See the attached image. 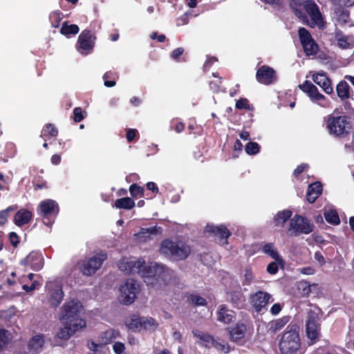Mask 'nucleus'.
Segmentation results:
<instances>
[{
	"label": "nucleus",
	"mask_w": 354,
	"mask_h": 354,
	"mask_svg": "<svg viewBox=\"0 0 354 354\" xmlns=\"http://www.w3.org/2000/svg\"><path fill=\"white\" fill-rule=\"evenodd\" d=\"M141 230L143 233H148L150 234H160L162 232V228L160 226H152L150 227L141 228Z\"/></svg>",
	"instance_id": "09e8293b"
},
{
	"label": "nucleus",
	"mask_w": 354,
	"mask_h": 354,
	"mask_svg": "<svg viewBox=\"0 0 354 354\" xmlns=\"http://www.w3.org/2000/svg\"><path fill=\"white\" fill-rule=\"evenodd\" d=\"M159 250L161 254L175 261L185 259L190 254V249L185 243L168 239L161 242Z\"/></svg>",
	"instance_id": "39448f33"
},
{
	"label": "nucleus",
	"mask_w": 354,
	"mask_h": 354,
	"mask_svg": "<svg viewBox=\"0 0 354 354\" xmlns=\"http://www.w3.org/2000/svg\"><path fill=\"white\" fill-rule=\"evenodd\" d=\"M262 252L277 261L281 268L285 266V261L283 257L279 254L277 248L273 243H268L263 245L261 248Z\"/></svg>",
	"instance_id": "a878e982"
},
{
	"label": "nucleus",
	"mask_w": 354,
	"mask_h": 354,
	"mask_svg": "<svg viewBox=\"0 0 354 354\" xmlns=\"http://www.w3.org/2000/svg\"><path fill=\"white\" fill-rule=\"evenodd\" d=\"M335 38L337 41V45L342 49H347L351 48V44L348 41V37L342 34V32H337L335 34Z\"/></svg>",
	"instance_id": "58836bf2"
},
{
	"label": "nucleus",
	"mask_w": 354,
	"mask_h": 354,
	"mask_svg": "<svg viewBox=\"0 0 354 354\" xmlns=\"http://www.w3.org/2000/svg\"><path fill=\"white\" fill-rule=\"evenodd\" d=\"M333 113L324 118L325 128L330 136L337 138H344L350 136L352 124L350 117L346 115Z\"/></svg>",
	"instance_id": "f03ea898"
},
{
	"label": "nucleus",
	"mask_w": 354,
	"mask_h": 354,
	"mask_svg": "<svg viewBox=\"0 0 354 354\" xmlns=\"http://www.w3.org/2000/svg\"><path fill=\"white\" fill-rule=\"evenodd\" d=\"M129 192L132 197H142L144 196L145 189L136 183H133L129 187Z\"/></svg>",
	"instance_id": "c03bdc74"
},
{
	"label": "nucleus",
	"mask_w": 354,
	"mask_h": 354,
	"mask_svg": "<svg viewBox=\"0 0 354 354\" xmlns=\"http://www.w3.org/2000/svg\"><path fill=\"white\" fill-rule=\"evenodd\" d=\"M227 301H229L232 307L242 309L245 304V297L243 295L241 288L238 286L236 290L226 292Z\"/></svg>",
	"instance_id": "412c9836"
},
{
	"label": "nucleus",
	"mask_w": 354,
	"mask_h": 354,
	"mask_svg": "<svg viewBox=\"0 0 354 354\" xmlns=\"http://www.w3.org/2000/svg\"><path fill=\"white\" fill-rule=\"evenodd\" d=\"M140 291L138 281L133 279H127L120 287L118 299L124 305H130L134 302Z\"/></svg>",
	"instance_id": "0eeeda50"
},
{
	"label": "nucleus",
	"mask_w": 354,
	"mask_h": 354,
	"mask_svg": "<svg viewBox=\"0 0 354 354\" xmlns=\"http://www.w3.org/2000/svg\"><path fill=\"white\" fill-rule=\"evenodd\" d=\"M18 207L17 205H12L0 211V226H3L7 223L10 214L17 211Z\"/></svg>",
	"instance_id": "4c0bfd02"
},
{
	"label": "nucleus",
	"mask_w": 354,
	"mask_h": 354,
	"mask_svg": "<svg viewBox=\"0 0 354 354\" xmlns=\"http://www.w3.org/2000/svg\"><path fill=\"white\" fill-rule=\"evenodd\" d=\"M120 336V331L114 328H109L102 332L99 337L100 344L107 345L111 344L115 339Z\"/></svg>",
	"instance_id": "c85d7f7f"
},
{
	"label": "nucleus",
	"mask_w": 354,
	"mask_h": 354,
	"mask_svg": "<svg viewBox=\"0 0 354 354\" xmlns=\"http://www.w3.org/2000/svg\"><path fill=\"white\" fill-rule=\"evenodd\" d=\"M184 53V48L182 47H178L177 48H175L171 53V57L178 62L180 57Z\"/></svg>",
	"instance_id": "13d9d810"
},
{
	"label": "nucleus",
	"mask_w": 354,
	"mask_h": 354,
	"mask_svg": "<svg viewBox=\"0 0 354 354\" xmlns=\"http://www.w3.org/2000/svg\"><path fill=\"white\" fill-rule=\"evenodd\" d=\"M247 330L246 325L241 322H237L229 330V338L231 342L243 345L245 343V335Z\"/></svg>",
	"instance_id": "aec40b11"
},
{
	"label": "nucleus",
	"mask_w": 354,
	"mask_h": 354,
	"mask_svg": "<svg viewBox=\"0 0 354 354\" xmlns=\"http://www.w3.org/2000/svg\"><path fill=\"white\" fill-rule=\"evenodd\" d=\"M127 326L131 330L140 332L142 329L154 330L157 328L158 324L152 317H141L139 314L134 313L129 316Z\"/></svg>",
	"instance_id": "9d476101"
},
{
	"label": "nucleus",
	"mask_w": 354,
	"mask_h": 354,
	"mask_svg": "<svg viewBox=\"0 0 354 354\" xmlns=\"http://www.w3.org/2000/svg\"><path fill=\"white\" fill-rule=\"evenodd\" d=\"M312 85H313L312 82L308 80H306L303 84H299V87L302 91L307 93Z\"/></svg>",
	"instance_id": "0e129e2a"
},
{
	"label": "nucleus",
	"mask_w": 354,
	"mask_h": 354,
	"mask_svg": "<svg viewBox=\"0 0 354 354\" xmlns=\"http://www.w3.org/2000/svg\"><path fill=\"white\" fill-rule=\"evenodd\" d=\"M290 317L288 316L283 317L277 319L274 322V328L275 330H281L289 321Z\"/></svg>",
	"instance_id": "864d4df0"
},
{
	"label": "nucleus",
	"mask_w": 354,
	"mask_h": 354,
	"mask_svg": "<svg viewBox=\"0 0 354 354\" xmlns=\"http://www.w3.org/2000/svg\"><path fill=\"white\" fill-rule=\"evenodd\" d=\"M292 212L290 209L279 211L273 218V223L276 227H283L286 221L290 219Z\"/></svg>",
	"instance_id": "c756f323"
},
{
	"label": "nucleus",
	"mask_w": 354,
	"mask_h": 354,
	"mask_svg": "<svg viewBox=\"0 0 354 354\" xmlns=\"http://www.w3.org/2000/svg\"><path fill=\"white\" fill-rule=\"evenodd\" d=\"M308 165L307 164L302 163L297 167L294 170L293 174L295 177H298Z\"/></svg>",
	"instance_id": "680f3d73"
},
{
	"label": "nucleus",
	"mask_w": 354,
	"mask_h": 354,
	"mask_svg": "<svg viewBox=\"0 0 354 354\" xmlns=\"http://www.w3.org/2000/svg\"><path fill=\"white\" fill-rule=\"evenodd\" d=\"M337 21L343 26L350 22V12L346 9H338L337 11Z\"/></svg>",
	"instance_id": "a19ab883"
},
{
	"label": "nucleus",
	"mask_w": 354,
	"mask_h": 354,
	"mask_svg": "<svg viewBox=\"0 0 354 354\" xmlns=\"http://www.w3.org/2000/svg\"><path fill=\"white\" fill-rule=\"evenodd\" d=\"M81 303L77 300L72 299L66 301L61 308V317L62 321H68L74 324H78L77 321L84 320L80 317Z\"/></svg>",
	"instance_id": "9b49d317"
},
{
	"label": "nucleus",
	"mask_w": 354,
	"mask_h": 354,
	"mask_svg": "<svg viewBox=\"0 0 354 354\" xmlns=\"http://www.w3.org/2000/svg\"><path fill=\"white\" fill-rule=\"evenodd\" d=\"M319 93L318 88L313 84L310 87V90L307 93L308 95L313 100L315 97V95Z\"/></svg>",
	"instance_id": "774afa93"
},
{
	"label": "nucleus",
	"mask_w": 354,
	"mask_h": 354,
	"mask_svg": "<svg viewBox=\"0 0 354 354\" xmlns=\"http://www.w3.org/2000/svg\"><path fill=\"white\" fill-rule=\"evenodd\" d=\"M313 80L315 84L322 87L326 93L331 94L333 92L331 81L324 72L314 74L313 75Z\"/></svg>",
	"instance_id": "b1692460"
},
{
	"label": "nucleus",
	"mask_w": 354,
	"mask_h": 354,
	"mask_svg": "<svg viewBox=\"0 0 354 354\" xmlns=\"http://www.w3.org/2000/svg\"><path fill=\"white\" fill-rule=\"evenodd\" d=\"M256 79L260 84L270 85L277 81V76L274 68L268 65H263L257 69Z\"/></svg>",
	"instance_id": "f3484780"
},
{
	"label": "nucleus",
	"mask_w": 354,
	"mask_h": 354,
	"mask_svg": "<svg viewBox=\"0 0 354 354\" xmlns=\"http://www.w3.org/2000/svg\"><path fill=\"white\" fill-rule=\"evenodd\" d=\"M322 313V309L317 306L315 310L310 309L307 313L305 320V331L309 346H312L320 340L322 336L320 315Z\"/></svg>",
	"instance_id": "20e7f679"
},
{
	"label": "nucleus",
	"mask_w": 354,
	"mask_h": 354,
	"mask_svg": "<svg viewBox=\"0 0 354 354\" xmlns=\"http://www.w3.org/2000/svg\"><path fill=\"white\" fill-rule=\"evenodd\" d=\"M314 225L306 217L295 214L290 222L288 230L290 235L297 236L300 234H308L313 232Z\"/></svg>",
	"instance_id": "6e6552de"
},
{
	"label": "nucleus",
	"mask_w": 354,
	"mask_h": 354,
	"mask_svg": "<svg viewBox=\"0 0 354 354\" xmlns=\"http://www.w3.org/2000/svg\"><path fill=\"white\" fill-rule=\"evenodd\" d=\"M298 34L306 55H315L318 53L319 48L309 31L306 28L301 27L299 28Z\"/></svg>",
	"instance_id": "f8f14e48"
},
{
	"label": "nucleus",
	"mask_w": 354,
	"mask_h": 354,
	"mask_svg": "<svg viewBox=\"0 0 354 354\" xmlns=\"http://www.w3.org/2000/svg\"><path fill=\"white\" fill-rule=\"evenodd\" d=\"M114 207L117 209L129 210L135 207V202L129 197H124L117 199L114 203Z\"/></svg>",
	"instance_id": "2f4dec72"
},
{
	"label": "nucleus",
	"mask_w": 354,
	"mask_h": 354,
	"mask_svg": "<svg viewBox=\"0 0 354 354\" xmlns=\"http://www.w3.org/2000/svg\"><path fill=\"white\" fill-rule=\"evenodd\" d=\"M253 273L251 269H246L244 274V280L243 281V286H248L252 283L253 279Z\"/></svg>",
	"instance_id": "6e6d98bb"
},
{
	"label": "nucleus",
	"mask_w": 354,
	"mask_h": 354,
	"mask_svg": "<svg viewBox=\"0 0 354 354\" xmlns=\"http://www.w3.org/2000/svg\"><path fill=\"white\" fill-rule=\"evenodd\" d=\"M235 107L237 109L252 110L253 107L249 104L247 98H240L236 102Z\"/></svg>",
	"instance_id": "de8ad7c7"
},
{
	"label": "nucleus",
	"mask_w": 354,
	"mask_h": 354,
	"mask_svg": "<svg viewBox=\"0 0 354 354\" xmlns=\"http://www.w3.org/2000/svg\"><path fill=\"white\" fill-rule=\"evenodd\" d=\"M84 118L83 111L81 107H75L73 109V120L75 122H80Z\"/></svg>",
	"instance_id": "3c124183"
},
{
	"label": "nucleus",
	"mask_w": 354,
	"mask_h": 354,
	"mask_svg": "<svg viewBox=\"0 0 354 354\" xmlns=\"http://www.w3.org/2000/svg\"><path fill=\"white\" fill-rule=\"evenodd\" d=\"M281 354H301L299 326L295 323H290L282 335L279 344Z\"/></svg>",
	"instance_id": "7ed1b4c3"
},
{
	"label": "nucleus",
	"mask_w": 354,
	"mask_h": 354,
	"mask_svg": "<svg viewBox=\"0 0 354 354\" xmlns=\"http://www.w3.org/2000/svg\"><path fill=\"white\" fill-rule=\"evenodd\" d=\"M187 301L195 306H206L207 305L206 299L196 294L187 295Z\"/></svg>",
	"instance_id": "e433bc0d"
},
{
	"label": "nucleus",
	"mask_w": 354,
	"mask_h": 354,
	"mask_svg": "<svg viewBox=\"0 0 354 354\" xmlns=\"http://www.w3.org/2000/svg\"><path fill=\"white\" fill-rule=\"evenodd\" d=\"M20 265L25 268H29L34 271H39L44 267V259L41 252L32 251L20 261Z\"/></svg>",
	"instance_id": "dca6fc26"
},
{
	"label": "nucleus",
	"mask_w": 354,
	"mask_h": 354,
	"mask_svg": "<svg viewBox=\"0 0 354 354\" xmlns=\"http://www.w3.org/2000/svg\"><path fill=\"white\" fill-rule=\"evenodd\" d=\"M216 315V320L224 324H231L235 318V312L230 309L226 304L219 305Z\"/></svg>",
	"instance_id": "5701e85b"
},
{
	"label": "nucleus",
	"mask_w": 354,
	"mask_h": 354,
	"mask_svg": "<svg viewBox=\"0 0 354 354\" xmlns=\"http://www.w3.org/2000/svg\"><path fill=\"white\" fill-rule=\"evenodd\" d=\"M212 346L214 348H215L217 351H223L225 353H229L231 350L229 344L224 340L219 342L214 339Z\"/></svg>",
	"instance_id": "37998d69"
},
{
	"label": "nucleus",
	"mask_w": 354,
	"mask_h": 354,
	"mask_svg": "<svg viewBox=\"0 0 354 354\" xmlns=\"http://www.w3.org/2000/svg\"><path fill=\"white\" fill-rule=\"evenodd\" d=\"M279 263L274 260V261L270 262L266 268V271L270 274H275L278 272Z\"/></svg>",
	"instance_id": "603ef678"
},
{
	"label": "nucleus",
	"mask_w": 354,
	"mask_h": 354,
	"mask_svg": "<svg viewBox=\"0 0 354 354\" xmlns=\"http://www.w3.org/2000/svg\"><path fill=\"white\" fill-rule=\"evenodd\" d=\"M282 308L283 305L280 304L279 303H276L273 304L272 306L271 307L270 313L273 315H277L281 312Z\"/></svg>",
	"instance_id": "e2e57ef3"
},
{
	"label": "nucleus",
	"mask_w": 354,
	"mask_h": 354,
	"mask_svg": "<svg viewBox=\"0 0 354 354\" xmlns=\"http://www.w3.org/2000/svg\"><path fill=\"white\" fill-rule=\"evenodd\" d=\"M260 145L256 142H249L246 144L245 151L248 155H256L260 151Z\"/></svg>",
	"instance_id": "a18cd8bd"
},
{
	"label": "nucleus",
	"mask_w": 354,
	"mask_h": 354,
	"mask_svg": "<svg viewBox=\"0 0 354 354\" xmlns=\"http://www.w3.org/2000/svg\"><path fill=\"white\" fill-rule=\"evenodd\" d=\"M349 89L350 86L346 81H340L336 86L337 96L342 100L348 98L350 96Z\"/></svg>",
	"instance_id": "473e14b6"
},
{
	"label": "nucleus",
	"mask_w": 354,
	"mask_h": 354,
	"mask_svg": "<svg viewBox=\"0 0 354 354\" xmlns=\"http://www.w3.org/2000/svg\"><path fill=\"white\" fill-rule=\"evenodd\" d=\"M194 336L198 337L201 341L206 342V343H211L212 344V342L214 340V337L211 335H209L207 333H203L201 331H196L194 332Z\"/></svg>",
	"instance_id": "49530a36"
},
{
	"label": "nucleus",
	"mask_w": 354,
	"mask_h": 354,
	"mask_svg": "<svg viewBox=\"0 0 354 354\" xmlns=\"http://www.w3.org/2000/svg\"><path fill=\"white\" fill-rule=\"evenodd\" d=\"M59 212L58 203L52 199L42 201L37 207V213L41 217L43 223L50 227L55 223Z\"/></svg>",
	"instance_id": "423d86ee"
},
{
	"label": "nucleus",
	"mask_w": 354,
	"mask_h": 354,
	"mask_svg": "<svg viewBox=\"0 0 354 354\" xmlns=\"http://www.w3.org/2000/svg\"><path fill=\"white\" fill-rule=\"evenodd\" d=\"M304 9L310 16L314 25H319L323 21V18L320 12L319 6L313 0L304 1Z\"/></svg>",
	"instance_id": "4be33fe9"
},
{
	"label": "nucleus",
	"mask_w": 354,
	"mask_h": 354,
	"mask_svg": "<svg viewBox=\"0 0 354 354\" xmlns=\"http://www.w3.org/2000/svg\"><path fill=\"white\" fill-rule=\"evenodd\" d=\"M326 221L332 225H338L340 223V219L338 213L335 209H328L324 213Z\"/></svg>",
	"instance_id": "c9c22d12"
},
{
	"label": "nucleus",
	"mask_w": 354,
	"mask_h": 354,
	"mask_svg": "<svg viewBox=\"0 0 354 354\" xmlns=\"http://www.w3.org/2000/svg\"><path fill=\"white\" fill-rule=\"evenodd\" d=\"M78 324H74L68 321H63L64 326L57 333V337L62 339L67 340L77 330L86 327V321H77Z\"/></svg>",
	"instance_id": "6ab92c4d"
},
{
	"label": "nucleus",
	"mask_w": 354,
	"mask_h": 354,
	"mask_svg": "<svg viewBox=\"0 0 354 354\" xmlns=\"http://www.w3.org/2000/svg\"><path fill=\"white\" fill-rule=\"evenodd\" d=\"M32 218V213L27 209L21 208L17 211L14 216V223L21 227L30 222Z\"/></svg>",
	"instance_id": "393cba45"
},
{
	"label": "nucleus",
	"mask_w": 354,
	"mask_h": 354,
	"mask_svg": "<svg viewBox=\"0 0 354 354\" xmlns=\"http://www.w3.org/2000/svg\"><path fill=\"white\" fill-rule=\"evenodd\" d=\"M205 232L216 237L221 245L228 243L227 239L231 236L230 230L224 225H207Z\"/></svg>",
	"instance_id": "a211bd4d"
},
{
	"label": "nucleus",
	"mask_w": 354,
	"mask_h": 354,
	"mask_svg": "<svg viewBox=\"0 0 354 354\" xmlns=\"http://www.w3.org/2000/svg\"><path fill=\"white\" fill-rule=\"evenodd\" d=\"M118 75L113 71H107L103 75L104 84L106 87H113L116 84L115 79Z\"/></svg>",
	"instance_id": "ea45409f"
},
{
	"label": "nucleus",
	"mask_w": 354,
	"mask_h": 354,
	"mask_svg": "<svg viewBox=\"0 0 354 354\" xmlns=\"http://www.w3.org/2000/svg\"><path fill=\"white\" fill-rule=\"evenodd\" d=\"M9 241L10 243L15 247H17L19 243V237L15 232H11L9 234Z\"/></svg>",
	"instance_id": "bf43d9fd"
},
{
	"label": "nucleus",
	"mask_w": 354,
	"mask_h": 354,
	"mask_svg": "<svg viewBox=\"0 0 354 354\" xmlns=\"http://www.w3.org/2000/svg\"><path fill=\"white\" fill-rule=\"evenodd\" d=\"M47 291V299L50 306L57 308L61 304L64 293L62 286L54 281H48L46 284Z\"/></svg>",
	"instance_id": "4468645a"
},
{
	"label": "nucleus",
	"mask_w": 354,
	"mask_h": 354,
	"mask_svg": "<svg viewBox=\"0 0 354 354\" xmlns=\"http://www.w3.org/2000/svg\"><path fill=\"white\" fill-rule=\"evenodd\" d=\"M304 5L303 0H290L289 3V6L295 15L303 21L308 22L307 15L302 10Z\"/></svg>",
	"instance_id": "bb28decb"
},
{
	"label": "nucleus",
	"mask_w": 354,
	"mask_h": 354,
	"mask_svg": "<svg viewBox=\"0 0 354 354\" xmlns=\"http://www.w3.org/2000/svg\"><path fill=\"white\" fill-rule=\"evenodd\" d=\"M6 149L7 150L6 154H5V157L6 158H12L15 156L16 153L15 145L12 142H8L6 145Z\"/></svg>",
	"instance_id": "5fc2aeb1"
},
{
	"label": "nucleus",
	"mask_w": 354,
	"mask_h": 354,
	"mask_svg": "<svg viewBox=\"0 0 354 354\" xmlns=\"http://www.w3.org/2000/svg\"><path fill=\"white\" fill-rule=\"evenodd\" d=\"M63 18V13L60 10H55L49 15V20L52 27L58 28Z\"/></svg>",
	"instance_id": "79ce46f5"
},
{
	"label": "nucleus",
	"mask_w": 354,
	"mask_h": 354,
	"mask_svg": "<svg viewBox=\"0 0 354 354\" xmlns=\"http://www.w3.org/2000/svg\"><path fill=\"white\" fill-rule=\"evenodd\" d=\"M58 134L57 128L51 123L46 124L42 129L41 137H42L45 141L46 138L56 137Z\"/></svg>",
	"instance_id": "72a5a7b5"
},
{
	"label": "nucleus",
	"mask_w": 354,
	"mask_h": 354,
	"mask_svg": "<svg viewBox=\"0 0 354 354\" xmlns=\"http://www.w3.org/2000/svg\"><path fill=\"white\" fill-rule=\"evenodd\" d=\"M107 259L106 253L100 252L83 260L79 266L80 272L85 276H92Z\"/></svg>",
	"instance_id": "1a4fd4ad"
},
{
	"label": "nucleus",
	"mask_w": 354,
	"mask_h": 354,
	"mask_svg": "<svg viewBox=\"0 0 354 354\" xmlns=\"http://www.w3.org/2000/svg\"><path fill=\"white\" fill-rule=\"evenodd\" d=\"M96 37L90 30H84L79 35L76 44L77 50L82 55L90 53L95 46Z\"/></svg>",
	"instance_id": "ddd939ff"
},
{
	"label": "nucleus",
	"mask_w": 354,
	"mask_h": 354,
	"mask_svg": "<svg viewBox=\"0 0 354 354\" xmlns=\"http://www.w3.org/2000/svg\"><path fill=\"white\" fill-rule=\"evenodd\" d=\"M8 331L6 329L0 328V351L8 343Z\"/></svg>",
	"instance_id": "8fccbe9b"
},
{
	"label": "nucleus",
	"mask_w": 354,
	"mask_h": 354,
	"mask_svg": "<svg viewBox=\"0 0 354 354\" xmlns=\"http://www.w3.org/2000/svg\"><path fill=\"white\" fill-rule=\"evenodd\" d=\"M138 131L135 129H129L127 131L126 138L129 142H131L134 140Z\"/></svg>",
	"instance_id": "052dcab7"
},
{
	"label": "nucleus",
	"mask_w": 354,
	"mask_h": 354,
	"mask_svg": "<svg viewBox=\"0 0 354 354\" xmlns=\"http://www.w3.org/2000/svg\"><path fill=\"white\" fill-rule=\"evenodd\" d=\"M118 268L126 274H139L147 286L152 288L165 286L171 279V270L163 265L156 263L153 266H147L145 261L122 259L119 261Z\"/></svg>",
	"instance_id": "f257e3e1"
},
{
	"label": "nucleus",
	"mask_w": 354,
	"mask_h": 354,
	"mask_svg": "<svg viewBox=\"0 0 354 354\" xmlns=\"http://www.w3.org/2000/svg\"><path fill=\"white\" fill-rule=\"evenodd\" d=\"M272 299V295L262 290H258L250 295V302L255 311L258 313H263L268 310L267 306Z\"/></svg>",
	"instance_id": "2eb2a0df"
},
{
	"label": "nucleus",
	"mask_w": 354,
	"mask_h": 354,
	"mask_svg": "<svg viewBox=\"0 0 354 354\" xmlns=\"http://www.w3.org/2000/svg\"><path fill=\"white\" fill-rule=\"evenodd\" d=\"M147 189L151 191L153 194H157L159 192V189L157 185L153 182H149L146 185Z\"/></svg>",
	"instance_id": "69168bd1"
},
{
	"label": "nucleus",
	"mask_w": 354,
	"mask_h": 354,
	"mask_svg": "<svg viewBox=\"0 0 354 354\" xmlns=\"http://www.w3.org/2000/svg\"><path fill=\"white\" fill-rule=\"evenodd\" d=\"M80 28L76 24L68 25L67 21L62 24L60 29V33L63 35L68 37L69 35H75L78 33Z\"/></svg>",
	"instance_id": "f704fd0d"
},
{
	"label": "nucleus",
	"mask_w": 354,
	"mask_h": 354,
	"mask_svg": "<svg viewBox=\"0 0 354 354\" xmlns=\"http://www.w3.org/2000/svg\"><path fill=\"white\" fill-rule=\"evenodd\" d=\"M39 285V282L34 281L30 286L23 285L22 289L26 292H29L36 289L37 286Z\"/></svg>",
	"instance_id": "338daca9"
},
{
	"label": "nucleus",
	"mask_w": 354,
	"mask_h": 354,
	"mask_svg": "<svg viewBox=\"0 0 354 354\" xmlns=\"http://www.w3.org/2000/svg\"><path fill=\"white\" fill-rule=\"evenodd\" d=\"M322 185L320 182H315L308 185L306 199L310 203H313L322 193Z\"/></svg>",
	"instance_id": "cd10ccee"
},
{
	"label": "nucleus",
	"mask_w": 354,
	"mask_h": 354,
	"mask_svg": "<svg viewBox=\"0 0 354 354\" xmlns=\"http://www.w3.org/2000/svg\"><path fill=\"white\" fill-rule=\"evenodd\" d=\"M125 349V346L122 342H116L113 345V350L115 354H122Z\"/></svg>",
	"instance_id": "4d7b16f0"
},
{
	"label": "nucleus",
	"mask_w": 354,
	"mask_h": 354,
	"mask_svg": "<svg viewBox=\"0 0 354 354\" xmlns=\"http://www.w3.org/2000/svg\"><path fill=\"white\" fill-rule=\"evenodd\" d=\"M44 344V337L41 334H38L32 337L28 342V348L29 351L38 353Z\"/></svg>",
	"instance_id": "7c9ffc66"
}]
</instances>
